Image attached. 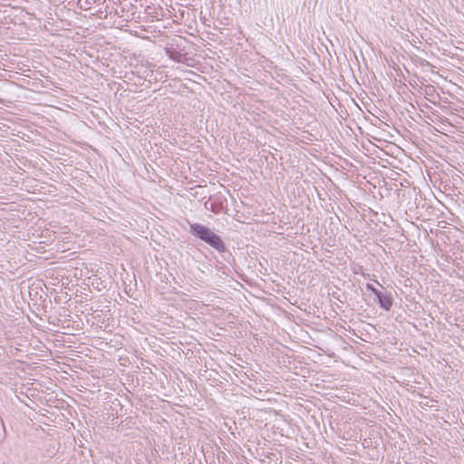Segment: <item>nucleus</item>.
Masks as SVG:
<instances>
[{"mask_svg": "<svg viewBox=\"0 0 464 464\" xmlns=\"http://www.w3.org/2000/svg\"><path fill=\"white\" fill-rule=\"evenodd\" d=\"M190 233L211 246L213 248L218 250L220 253L226 251V246L219 236L215 234L210 228L208 227L199 224L193 223L189 224Z\"/></svg>", "mask_w": 464, "mask_h": 464, "instance_id": "nucleus-1", "label": "nucleus"}, {"mask_svg": "<svg viewBox=\"0 0 464 464\" xmlns=\"http://www.w3.org/2000/svg\"><path fill=\"white\" fill-rule=\"evenodd\" d=\"M366 288L375 295L377 297V302L382 309L385 311L391 310L393 304V299L391 295V293L381 292L372 284H366Z\"/></svg>", "mask_w": 464, "mask_h": 464, "instance_id": "nucleus-2", "label": "nucleus"}, {"mask_svg": "<svg viewBox=\"0 0 464 464\" xmlns=\"http://www.w3.org/2000/svg\"><path fill=\"white\" fill-rule=\"evenodd\" d=\"M205 208H208V209H210L212 212L214 213H218V209L217 208L214 206V204H211L210 207L208 208V202L205 203Z\"/></svg>", "mask_w": 464, "mask_h": 464, "instance_id": "nucleus-3", "label": "nucleus"}, {"mask_svg": "<svg viewBox=\"0 0 464 464\" xmlns=\"http://www.w3.org/2000/svg\"><path fill=\"white\" fill-rule=\"evenodd\" d=\"M377 285L382 287V285L380 284V282L376 281Z\"/></svg>", "mask_w": 464, "mask_h": 464, "instance_id": "nucleus-4", "label": "nucleus"}]
</instances>
